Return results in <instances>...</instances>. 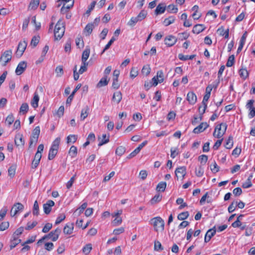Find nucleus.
<instances>
[{
	"label": "nucleus",
	"mask_w": 255,
	"mask_h": 255,
	"mask_svg": "<svg viewBox=\"0 0 255 255\" xmlns=\"http://www.w3.org/2000/svg\"><path fill=\"white\" fill-rule=\"evenodd\" d=\"M149 223L153 226L156 232H162L164 230V221L159 216L151 218Z\"/></svg>",
	"instance_id": "obj_1"
},
{
	"label": "nucleus",
	"mask_w": 255,
	"mask_h": 255,
	"mask_svg": "<svg viewBox=\"0 0 255 255\" xmlns=\"http://www.w3.org/2000/svg\"><path fill=\"white\" fill-rule=\"evenodd\" d=\"M65 25L61 19L57 22L54 31V39L55 40H60L64 35L65 32Z\"/></svg>",
	"instance_id": "obj_2"
},
{
	"label": "nucleus",
	"mask_w": 255,
	"mask_h": 255,
	"mask_svg": "<svg viewBox=\"0 0 255 255\" xmlns=\"http://www.w3.org/2000/svg\"><path fill=\"white\" fill-rule=\"evenodd\" d=\"M60 141V137H58L53 141L51 146L49 149L48 159H53L55 158L58 152Z\"/></svg>",
	"instance_id": "obj_3"
},
{
	"label": "nucleus",
	"mask_w": 255,
	"mask_h": 255,
	"mask_svg": "<svg viewBox=\"0 0 255 255\" xmlns=\"http://www.w3.org/2000/svg\"><path fill=\"white\" fill-rule=\"evenodd\" d=\"M227 128V125L226 123H221L218 125L215 128L213 136L217 138H222L225 133Z\"/></svg>",
	"instance_id": "obj_4"
},
{
	"label": "nucleus",
	"mask_w": 255,
	"mask_h": 255,
	"mask_svg": "<svg viewBox=\"0 0 255 255\" xmlns=\"http://www.w3.org/2000/svg\"><path fill=\"white\" fill-rule=\"evenodd\" d=\"M122 213L123 211L122 210H119L111 214L112 217L114 218V220L112 222L113 226H118L122 224L123 220L120 216L122 214Z\"/></svg>",
	"instance_id": "obj_5"
},
{
	"label": "nucleus",
	"mask_w": 255,
	"mask_h": 255,
	"mask_svg": "<svg viewBox=\"0 0 255 255\" xmlns=\"http://www.w3.org/2000/svg\"><path fill=\"white\" fill-rule=\"evenodd\" d=\"M61 232V229L57 228L55 230L51 231L48 234L43 236V239H51L52 241L55 242L58 239Z\"/></svg>",
	"instance_id": "obj_6"
},
{
	"label": "nucleus",
	"mask_w": 255,
	"mask_h": 255,
	"mask_svg": "<svg viewBox=\"0 0 255 255\" xmlns=\"http://www.w3.org/2000/svg\"><path fill=\"white\" fill-rule=\"evenodd\" d=\"M12 50H6L1 55L0 58V61L2 62V66H5L7 63L9 62L12 58Z\"/></svg>",
	"instance_id": "obj_7"
},
{
	"label": "nucleus",
	"mask_w": 255,
	"mask_h": 255,
	"mask_svg": "<svg viewBox=\"0 0 255 255\" xmlns=\"http://www.w3.org/2000/svg\"><path fill=\"white\" fill-rule=\"evenodd\" d=\"M24 209V206L20 203H16L12 207L10 210V215L12 217L15 216L19 211Z\"/></svg>",
	"instance_id": "obj_8"
},
{
	"label": "nucleus",
	"mask_w": 255,
	"mask_h": 255,
	"mask_svg": "<svg viewBox=\"0 0 255 255\" xmlns=\"http://www.w3.org/2000/svg\"><path fill=\"white\" fill-rule=\"evenodd\" d=\"M55 203L54 202L51 200H48L46 203L43 205L44 212L48 215L51 211V208L54 206Z\"/></svg>",
	"instance_id": "obj_9"
},
{
	"label": "nucleus",
	"mask_w": 255,
	"mask_h": 255,
	"mask_svg": "<svg viewBox=\"0 0 255 255\" xmlns=\"http://www.w3.org/2000/svg\"><path fill=\"white\" fill-rule=\"evenodd\" d=\"M175 175L177 179H182L186 174V168L184 166L177 168L175 171Z\"/></svg>",
	"instance_id": "obj_10"
},
{
	"label": "nucleus",
	"mask_w": 255,
	"mask_h": 255,
	"mask_svg": "<svg viewBox=\"0 0 255 255\" xmlns=\"http://www.w3.org/2000/svg\"><path fill=\"white\" fill-rule=\"evenodd\" d=\"M27 64L25 61L20 62L17 65L16 70L15 73L17 75H21L25 71L26 68Z\"/></svg>",
	"instance_id": "obj_11"
},
{
	"label": "nucleus",
	"mask_w": 255,
	"mask_h": 255,
	"mask_svg": "<svg viewBox=\"0 0 255 255\" xmlns=\"http://www.w3.org/2000/svg\"><path fill=\"white\" fill-rule=\"evenodd\" d=\"M177 39L173 35H169L165 38V44L169 47L174 45L177 42Z\"/></svg>",
	"instance_id": "obj_12"
},
{
	"label": "nucleus",
	"mask_w": 255,
	"mask_h": 255,
	"mask_svg": "<svg viewBox=\"0 0 255 255\" xmlns=\"http://www.w3.org/2000/svg\"><path fill=\"white\" fill-rule=\"evenodd\" d=\"M26 46L27 42L25 41L19 42L17 49L16 54L18 55V53H20L19 57L21 56L24 52Z\"/></svg>",
	"instance_id": "obj_13"
},
{
	"label": "nucleus",
	"mask_w": 255,
	"mask_h": 255,
	"mask_svg": "<svg viewBox=\"0 0 255 255\" xmlns=\"http://www.w3.org/2000/svg\"><path fill=\"white\" fill-rule=\"evenodd\" d=\"M208 127L209 125L207 123H201L198 127H196L193 129V131L195 133H199L201 132H203Z\"/></svg>",
	"instance_id": "obj_14"
},
{
	"label": "nucleus",
	"mask_w": 255,
	"mask_h": 255,
	"mask_svg": "<svg viewBox=\"0 0 255 255\" xmlns=\"http://www.w3.org/2000/svg\"><path fill=\"white\" fill-rule=\"evenodd\" d=\"M74 225L73 223L66 224L63 229V233L66 235H71L73 233Z\"/></svg>",
	"instance_id": "obj_15"
},
{
	"label": "nucleus",
	"mask_w": 255,
	"mask_h": 255,
	"mask_svg": "<svg viewBox=\"0 0 255 255\" xmlns=\"http://www.w3.org/2000/svg\"><path fill=\"white\" fill-rule=\"evenodd\" d=\"M186 99L189 104L194 105L197 101V97L193 92H190L187 95Z\"/></svg>",
	"instance_id": "obj_16"
},
{
	"label": "nucleus",
	"mask_w": 255,
	"mask_h": 255,
	"mask_svg": "<svg viewBox=\"0 0 255 255\" xmlns=\"http://www.w3.org/2000/svg\"><path fill=\"white\" fill-rule=\"evenodd\" d=\"M15 144L17 146H22L24 144L23 136L21 134H17L15 136Z\"/></svg>",
	"instance_id": "obj_17"
},
{
	"label": "nucleus",
	"mask_w": 255,
	"mask_h": 255,
	"mask_svg": "<svg viewBox=\"0 0 255 255\" xmlns=\"http://www.w3.org/2000/svg\"><path fill=\"white\" fill-rule=\"evenodd\" d=\"M216 234V230L213 229H209L205 234L204 242L208 243Z\"/></svg>",
	"instance_id": "obj_18"
},
{
	"label": "nucleus",
	"mask_w": 255,
	"mask_h": 255,
	"mask_svg": "<svg viewBox=\"0 0 255 255\" xmlns=\"http://www.w3.org/2000/svg\"><path fill=\"white\" fill-rule=\"evenodd\" d=\"M166 9V5L163 3H160L158 4L155 10V14L158 15L164 12Z\"/></svg>",
	"instance_id": "obj_19"
},
{
	"label": "nucleus",
	"mask_w": 255,
	"mask_h": 255,
	"mask_svg": "<svg viewBox=\"0 0 255 255\" xmlns=\"http://www.w3.org/2000/svg\"><path fill=\"white\" fill-rule=\"evenodd\" d=\"M206 27L203 24H197L194 26L192 32L195 34H199L205 29Z\"/></svg>",
	"instance_id": "obj_20"
},
{
	"label": "nucleus",
	"mask_w": 255,
	"mask_h": 255,
	"mask_svg": "<svg viewBox=\"0 0 255 255\" xmlns=\"http://www.w3.org/2000/svg\"><path fill=\"white\" fill-rule=\"evenodd\" d=\"M122 99V94L120 91L115 92L114 93L112 100L117 104H119Z\"/></svg>",
	"instance_id": "obj_21"
},
{
	"label": "nucleus",
	"mask_w": 255,
	"mask_h": 255,
	"mask_svg": "<svg viewBox=\"0 0 255 255\" xmlns=\"http://www.w3.org/2000/svg\"><path fill=\"white\" fill-rule=\"evenodd\" d=\"M39 100V97L37 93L36 92H35L34 94V96L33 99H32L31 101V105L34 108H36L38 106V102Z\"/></svg>",
	"instance_id": "obj_22"
},
{
	"label": "nucleus",
	"mask_w": 255,
	"mask_h": 255,
	"mask_svg": "<svg viewBox=\"0 0 255 255\" xmlns=\"http://www.w3.org/2000/svg\"><path fill=\"white\" fill-rule=\"evenodd\" d=\"M21 242V240L19 239L18 237H15L13 235L12 240L10 241V249H12L15 248Z\"/></svg>",
	"instance_id": "obj_23"
},
{
	"label": "nucleus",
	"mask_w": 255,
	"mask_h": 255,
	"mask_svg": "<svg viewBox=\"0 0 255 255\" xmlns=\"http://www.w3.org/2000/svg\"><path fill=\"white\" fill-rule=\"evenodd\" d=\"M44 145L41 144L38 145L37 148V151L35 155L34 159H41L42 157L41 152L43 151Z\"/></svg>",
	"instance_id": "obj_24"
},
{
	"label": "nucleus",
	"mask_w": 255,
	"mask_h": 255,
	"mask_svg": "<svg viewBox=\"0 0 255 255\" xmlns=\"http://www.w3.org/2000/svg\"><path fill=\"white\" fill-rule=\"evenodd\" d=\"M90 108L88 106H86L84 108H83L81 111L80 118L81 120L83 121L89 115V111Z\"/></svg>",
	"instance_id": "obj_25"
},
{
	"label": "nucleus",
	"mask_w": 255,
	"mask_h": 255,
	"mask_svg": "<svg viewBox=\"0 0 255 255\" xmlns=\"http://www.w3.org/2000/svg\"><path fill=\"white\" fill-rule=\"evenodd\" d=\"M39 2V0H31L28 5V9L29 10H35L37 8Z\"/></svg>",
	"instance_id": "obj_26"
},
{
	"label": "nucleus",
	"mask_w": 255,
	"mask_h": 255,
	"mask_svg": "<svg viewBox=\"0 0 255 255\" xmlns=\"http://www.w3.org/2000/svg\"><path fill=\"white\" fill-rule=\"evenodd\" d=\"M90 50L89 48H86L84 50L82 53V63L86 62L90 55Z\"/></svg>",
	"instance_id": "obj_27"
},
{
	"label": "nucleus",
	"mask_w": 255,
	"mask_h": 255,
	"mask_svg": "<svg viewBox=\"0 0 255 255\" xmlns=\"http://www.w3.org/2000/svg\"><path fill=\"white\" fill-rule=\"evenodd\" d=\"M92 250V245L91 244L89 243L86 244L85 246L83 247L82 249V252L85 255H88L90 253Z\"/></svg>",
	"instance_id": "obj_28"
},
{
	"label": "nucleus",
	"mask_w": 255,
	"mask_h": 255,
	"mask_svg": "<svg viewBox=\"0 0 255 255\" xmlns=\"http://www.w3.org/2000/svg\"><path fill=\"white\" fill-rule=\"evenodd\" d=\"M162 196L158 193L154 196V197L150 200V203L151 204H154L156 203L159 202L162 199Z\"/></svg>",
	"instance_id": "obj_29"
},
{
	"label": "nucleus",
	"mask_w": 255,
	"mask_h": 255,
	"mask_svg": "<svg viewBox=\"0 0 255 255\" xmlns=\"http://www.w3.org/2000/svg\"><path fill=\"white\" fill-rule=\"evenodd\" d=\"M178 58L180 60L182 61H186L187 60H192L195 56V55H184L183 54L180 53L178 54Z\"/></svg>",
	"instance_id": "obj_30"
},
{
	"label": "nucleus",
	"mask_w": 255,
	"mask_h": 255,
	"mask_svg": "<svg viewBox=\"0 0 255 255\" xmlns=\"http://www.w3.org/2000/svg\"><path fill=\"white\" fill-rule=\"evenodd\" d=\"M166 187V183L165 182H159L156 186V190L158 192H164Z\"/></svg>",
	"instance_id": "obj_31"
},
{
	"label": "nucleus",
	"mask_w": 255,
	"mask_h": 255,
	"mask_svg": "<svg viewBox=\"0 0 255 255\" xmlns=\"http://www.w3.org/2000/svg\"><path fill=\"white\" fill-rule=\"evenodd\" d=\"M16 169V165L15 164L10 166L8 169V175L10 178H13L15 174V171Z\"/></svg>",
	"instance_id": "obj_32"
},
{
	"label": "nucleus",
	"mask_w": 255,
	"mask_h": 255,
	"mask_svg": "<svg viewBox=\"0 0 255 255\" xmlns=\"http://www.w3.org/2000/svg\"><path fill=\"white\" fill-rule=\"evenodd\" d=\"M106 77H103L97 85V88H101L103 86H105L108 85L109 81L107 80Z\"/></svg>",
	"instance_id": "obj_33"
},
{
	"label": "nucleus",
	"mask_w": 255,
	"mask_h": 255,
	"mask_svg": "<svg viewBox=\"0 0 255 255\" xmlns=\"http://www.w3.org/2000/svg\"><path fill=\"white\" fill-rule=\"evenodd\" d=\"M176 203L177 204L179 205L178 209L181 210L186 207L187 204L186 203L184 202V200L182 198H178L177 199L176 201Z\"/></svg>",
	"instance_id": "obj_34"
},
{
	"label": "nucleus",
	"mask_w": 255,
	"mask_h": 255,
	"mask_svg": "<svg viewBox=\"0 0 255 255\" xmlns=\"http://www.w3.org/2000/svg\"><path fill=\"white\" fill-rule=\"evenodd\" d=\"M210 169L213 173H216L220 170V167L217 165L216 162H213L210 165Z\"/></svg>",
	"instance_id": "obj_35"
},
{
	"label": "nucleus",
	"mask_w": 255,
	"mask_h": 255,
	"mask_svg": "<svg viewBox=\"0 0 255 255\" xmlns=\"http://www.w3.org/2000/svg\"><path fill=\"white\" fill-rule=\"evenodd\" d=\"M189 216V214L188 211L183 212L178 215L177 219L181 221L184 220L186 219Z\"/></svg>",
	"instance_id": "obj_36"
},
{
	"label": "nucleus",
	"mask_w": 255,
	"mask_h": 255,
	"mask_svg": "<svg viewBox=\"0 0 255 255\" xmlns=\"http://www.w3.org/2000/svg\"><path fill=\"white\" fill-rule=\"evenodd\" d=\"M175 17L173 16H171L168 17V18H165L163 21V24L165 26H168L169 25L173 23L175 21Z\"/></svg>",
	"instance_id": "obj_37"
},
{
	"label": "nucleus",
	"mask_w": 255,
	"mask_h": 255,
	"mask_svg": "<svg viewBox=\"0 0 255 255\" xmlns=\"http://www.w3.org/2000/svg\"><path fill=\"white\" fill-rule=\"evenodd\" d=\"M77 154V147L74 145L72 146L69 151V154L71 158H74Z\"/></svg>",
	"instance_id": "obj_38"
},
{
	"label": "nucleus",
	"mask_w": 255,
	"mask_h": 255,
	"mask_svg": "<svg viewBox=\"0 0 255 255\" xmlns=\"http://www.w3.org/2000/svg\"><path fill=\"white\" fill-rule=\"evenodd\" d=\"M55 71L56 74V76L58 77H61L64 74L62 66H58L56 67Z\"/></svg>",
	"instance_id": "obj_39"
},
{
	"label": "nucleus",
	"mask_w": 255,
	"mask_h": 255,
	"mask_svg": "<svg viewBox=\"0 0 255 255\" xmlns=\"http://www.w3.org/2000/svg\"><path fill=\"white\" fill-rule=\"evenodd\" d=\"M240 76L244 79H246L249 76V73L246 69L242 68L239 71Z\"/></svg>",
	"instance_id": "obj_40"
},
{
	"label": "nucleus",
	"mask_w": 255,
	"mask_h": 255,
	"mask_svg": "<svg viewBox=\"0 0 255 255\" xmlns=\"http://www.w3.org/2000/svg\"><path fill=\"white\" fill-rule=\"evenodd\" d=\"M109 137L110 135H108L107 136L106 134H103L102 135V139L99 143V146H101L104 144L108 143L109 141Z\"/></svg>",
	"instance_id": "obj_41"
},
{
	"label": "nucleus",
	"mask_w": 255,
	"mask_h": 255,
	"mask_svg": "<svg viewBox=\"0 0 255 255\" xmlns=\"http://www.w3.org/2000/svg\"><path fill=\"white\" fill-rule=\"evenodd\" d=\"M147 15V12L144 10H141L136 16L137 20L140 21L144 19Z\"/></svg>",
	"instance_id": "obj_42"
},
{
	"label": "nucleus",
	"mask_w": 255,
	"mask_h": 255,
	"mask_svg": "<svg viewBox=\"0 0 255 255\" xmlns=\"http://www.w3.org/2000/svg\"><path fill=\"white\" fill-rule=\"evenodd\" d=\"M95 27L94 26V24H92V23H88L85 28V30L88 33V35H89L92 32L93 28Z\"/></svg>",
	"instance_id": "obj_43"
},
{
	"label": "nucleus",
	"mask_w": 255,
	"mask_h": 255,
	"mask_svg": "<svg viewBox=\"0 0 255 255\" xmlns=\"http://www.w3.org/2000/svg\"><path fill=\"white\" fill-rule=\"evenodd\" d=\"M235 63V56L234 55H230L228 59L226 66L228 67L232 66Z\"/></svg>",
	"instance_id": "obj_44"
},
{
	"label": "nucleus",
	"mask_w": 255,
	"mask_h": 255,
	"mask_svg": "<svg viewBox=\"0 0 255 255\" xmlns=\"http://www.w3.org/2000/svg\"><path fill=\"white\" fill-rule=\"evenodd\" d=\"M163 76L164 75L162 71L159 70L157 71L156 77L159 83H161L163 82Z\"/></svg>",
	"instance_id": "obj_45"
},
{
	"label": "nucleus",
	"mask_w": 255,
	"mask_h": 255,
	"mask_svg": "<svg viewBox=\"0 0 255 255\" xmlns=\"http://www.w3.org/2000/svg\"><path fill=\"white\" fill-rule=\"evenodd\" d=\"M233 139L232 136H230L227 140L225 144V147L227 149H230L233 147Z\"/></svg>",
	"instance_id": "obj_46"
},
{
	"label": "nucleus",
	"mask_w": 255,
	"mask_h": 255,
	"mask_svg": "<svg viewBox=\"0 0 255 255\" xmlns=\"http://www.w3.org/2000/svg\"><path fill=\"white\" fill-rule=\"evenodd\" d=\"M204 169L202 166H199L195 169V174L198 177H201L204 174Z\"/></svg>",
	"instance_id": "obj_47"
},
{
	"label": "nucleus",
	"mask_w": 255,
	"mask_h": 255,
	"mask_svg": "<svg viewBox=\"0 0 255 255\" xmlns=\"http://www.w3.org/2000/svg\"><path fill=\"white\" fill-rule=\"evenodd\" d=\"M38 137L31 135L29 141V147L34 146L37 142Z\"/></svg>",
	"instance_id": "obj_48"
},
{
	"label": "nucleus",
	"mask_w": 255,
	"mask_h": 255,
	"mask_svg": "<svg viewBox=\"0 0 255 255\" xmlns=\"http://www.w3.org/2000/svg\"><path fill=\"white\" fill-rule=\"evenodd\" d=\"M65 218L66 215L65 214L62 213L59 214L55 221V224L58 225L60 224L61 222L65 220Z\"/></svg>",
	"instance_id": "obj_49"
},
{
	"label": "nucleus",
	"mask_w": 255,
	"mask_h": 255,
	"mask_svg": "<svg viewBox=\"0 0 255 255\" xmlns=\"http://www.w3.org/2000/svg\"><path fill=\"white\" fill-rule=\"evenodd\" d=\"M207 102L208 101H204V99H203V101H202V104L203 105V109H202V112H201V107H199V109H198V110H199V113L201 114V115H203L205 112V111L207 108Z\"/></svg>",
	"instance_id": "obj_50"
},
{
	"label": "nucleus",
	"mask_w": 255,
	"mask_h": 255,
	"mask_svg": "<svg viewBox=\"0 0 255 255\" xmlns=\"http://www.w3.org/2000/svg\"><path fill=\"white\" fill-rule=\"evenodd\" d=\"M28 110V105L27 103H23L20 108V113H22L23 114H25Z\"/></svg>",
	"instance_id": "obj_51"
},
{
	"label": "nucleus",
	"mask_w": 255,
	"mask_h": 255,
	"mask_svg": "<svg viewBox=\"0 0 255 255\" xmlns=\"http://www.w3.org/2000/svg\"><path fill=\"white\" fill-rule=\"evenodd\" d=\"M33 214L34 215H38L39 214V205L37 201H35L33 205Z\"/></svg>",
	"instance_id": "obj_52"
},
{
	"label": "nucleus",
	"mask_w": 255,
	"mask_h": 255,
	"mask_svg": "<svg viewBox=\"0 0 255 255\" xmlns=\"http://www.w3.org/2000/svg\"><path fill=\"white\" fill-rule=\"evenodd\" d=\"M167 11L170 13H176L177 12L178 8L173 4H170L167 7Z\"/></svg>",
	"instance_id": "obj_53"
},
{
	"label": "nucleus",
	"mask_w": 255,
	"mask_h": 255,
	"mask_svg": "<svg viewBox=\"0 0 255 255\" xmlns=\"http://www.w3.org/2000/svg\"><path fill=\"white\" fill-rule=\"evenodd\" d=\"M9 226V223L8 222H2L0 224V231H4L5 230L7 229Z\"/></svg>",
	"instance_id": "obj_54"
},
{
	"label": "nucleus",
	"mask_w": 255,
	"mask_h": 255,
	"mask_svg": "<svg viewBox=\"0 0 255 255\" xmlns=\"http://www.w3.org/2000/svg\"><path fill=\"white\" fill-rule=\"evenodd\" d=\"M126 151V148L125 147L121 146L118 147L116 150V153L117 155H118L119 156L122 155Z\"/></svg>",
	"instance_id": "obj_55"
},
{
	"label": "nucleus",
	"mask_w": 255,
	"mask_h": 255,
	"mask_svg": "<svg viewBox=\"0 0 255 255\" xmlns=\"http://www.w3.org/2000/svg\"><path fill=\"white\" fill-rule=\"evenodd\" d=\"M52 228V224L50 223H46L42 230V232L44 233L48 232Z\"/></svg>",
	"instance_id": "obj_56"
},
{
	"label": "nucleus",
	"mask_w": 255,
	"mask_h": 255,
	"mask_svg": "<svg viewBox=\"0 0 255 255\" xmlns=\"http://www.w3.org/2000/svg\"><path fill=\"white\" fill-rule=\"evenodd\" d=\"M138 70L137 68L135 67H132L131 69L130 72V77L132 79H134L138 75Z\"/></svg>",
	"instance_id": "obj_57"
},
{
	"label": "nucleus",
	"mask_w": 255,
	"mask_h": 255,
	"mask_svg": "<svg viewBox=\"0 0 255 255\" xmlns=\"http://www.w3.org/2000/svg\"><path fill=\"white\" fill-rule=\"evenodd\" d=\"M77 140V136L74 134H71L67 136V142L68 143L72 142L74 143L76 142Z\"/></svg>",
	"instance_id": "obj_58"
},
{
	"label": "nucleus",
	"mask_w": 255,
	"mask_h": 255,
	"mask_svg": "<svg viewBox=\"0 0 255 255\" xmlns=\"http://www.w3.org/2000/svg\"><path fill=\"white\" fill-rule=\"evenodd\" d=\"M252 186V183L250 178H248L246 182L243 183L242 187L243 188H249Z\"/></svg>",
	"instance_id": "obj_59"
},
{
	"label": "nucleus",
	"mask_w": 255,
	"mask_h": 255,
	"mask_svg": "<svg viewBox=\"0 0 255 255\" xmlns=\"http://www.w3.org/2000/svg\"><path fill=\"white\" fill-rule=\"evenodd\" d=\"M154 249L156 251H158L159 250L162 251L163 250V248L159 241H157L154 242Z\"/></svg>",
	"instance_id": "obj_60"
},
{
	"label": "nucleus",
	"mask_w": 255,
	"mask_h": 255,
	"mask_svg": "<svg viewBox=\"0 0 255 255\" xmlns=\"http://www.w3.org/2000/svg\"><path fill=\"white\" fill-rule=\"evenodd\" d=\"M254 100H249L247 104H246V108L247 109H249L250 111L252 110V109H255V108L254 107Z\"/></svg>",
	"instance_id": "obj_61"
},
{
	"label": "nucleus",
	"mask_w": 255,
	"mask_h": 255,
	"mask_svg": "<svg viewBox=\"0 0 255 255\" xmlns=\"http://www.w3.org/2000/svg\"><path fill=\"white\" fill-rule=\"evenodd\" d=\"M7 211V207H4L0 210V221L2 220L6 215Z\"/></svg>",
	"instance_id": "obj_62"
},
{
	"label": "nucleus",
	"mask_w": 255,
	"mask_h": 255,
	"mask_svg": "<svg viewBox=\"0 0 255 255\" xmlns=\"http://www.w3.org/2000/svg\"><path fill=\"white\" fill-rule=\"evenodd\" d=\"M237 202H233L228 207V211L229 213L234 212L237 207Z\"/></svg>",
	"instance_id": "obj_63"
},
{
	"label": "nucleus",
	"mask_w": 255,
	"mask_h": 255,
	"mask_svg": "<svg viewBox=\"0 0 255 255\" xmlns=\"http://www.w3.org/2000/svg\"><path fill=\"white\" fill-rule=\"evenodd\" d=\"M37 224V222L35 221H33L32 223L28 222L27 223L26 227H25V230H30L35 227Z\"/></svg>",
	"instance_id": "obj_64"
}]
</instances>
